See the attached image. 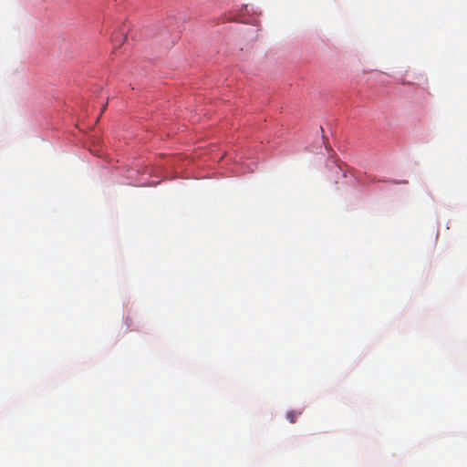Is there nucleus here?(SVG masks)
Here are the masks:
<instances>
[{"label": "nucleus", "mask_w": 467, "mask_h": 467, "mask_svg": "<svg viewBox=\"0 0 467 467\" xmlns=\"http://www.w3.org/2000/svg\"><path fill=\"white\" fill-rule=\"evenodd\" d=\"M113 41H114V42H116V43H117V42H119V41L117 40V36H114Z\"/></svg>", "instance_id": "nucleus-2"}, {"label": "nucleus", "mask_w": 467, "mask_h": 467, "mask_svg": "<svg viewBox=\"0 0 467 467\" xmlns=\"http://www.w3.org/2000/svg\"><path fill=\"white\" fill-rule=\"evenodd\" d=\"M300 415H301V411L292 410V411L287 412L286 418L291 423H295L297 417H299Z\"/></svg>", "instance_id": "nucleus-1"}]
</instances>
